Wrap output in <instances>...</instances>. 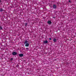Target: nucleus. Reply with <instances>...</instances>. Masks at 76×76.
<instances>
[{
  "label": "nucleus",
  "mask_w": 76,
  "mask_h": 76,
  "mask_svg": "<svg viewBox=\"0 0 76 76\" xmlns=\"http://www.w3.org/2000/svg\"><path fill=\"white\" fill-rule=\"evenodd\" d=\"M28 42L27 40H26L24 42V44H26L25 45V47H28L29 45V43H28Z\"/></svg>",
  "instance_id": "nucleus-1"
},
{
  "label": "nucleus",
  "mask_w": 76,
  "mask_h": 76,
  "mask_svg": "<svg viewBox=\"0 0 76 76\" xmlns=\"http://www.w3.org/2000/svg\"><path fill=\"white\" fill-rule=\"evenodd\" d=\"M12 54L13 56H16L17 54V53L15 52H12Z\"/></svg>",
  "instance_id": "nucleus-2"
},
{
  "label": "nucleus",
  "mask_w": 76,
  "mask_h": 76,
  "mask_svg": "<svg viewBox=\"0 0 76 76\" xmlns=\"http://www.w3.org/2000/svg\"><path fill=\"white\" fill-rule=\"evenodd\" d=\"M19 56L20 57H23V54H19Z\"/></svg>",
  "instance_id": "nucleus-3"
},
{
  "label": "nucleus",
  "mask_w": 76,
  "mask_h": 76,
  "mask_svg": "<svg viewBox=\"0 0 76 76\" xmlns=\"http://www.w3.org/2000/svg\"><path fill=\"white\" fill-rule=\"evenodd\" d=\"M53 9H56V5H53Z\"/></svg>",
  "instance_id": "nucleus-4"
},
{
  "label": "nucleus",
  "mask_w": 76,
  "mask_h": 76,
  "mask_svg": "<svg viewBox=\"0 0 76 76\" xmlns=\"http://www.w3.org/2000/svg\"><path fill=\"white\" fill-rule=\"evenodd\" d=\"M48 43V41L47 40H46L44 41V43H45V44H47Z\"/></svg>",
  "instance_id": "nucleus-5"
},
{
  "label": "nucleus",
  "mask_w": 76,
  "mask_h": 76,
  "mask_svg": "<svg viewBox=\"0 0 76 76\" xmlns=\"http://www.w3.org/2000/svg\"><path fill=\"white\" fill-rule=\"evenodd\" d=\"M48 23H49V24H51V22L50 21H48Z\"/></svg>",
  "instance_id": "nucleus-6"
},
{
  "label": "nucleus",
  "mask_w": 76,
  "mask_h": 76,
  "mask_svg": "<svg viewBox=\"0 0 76 76\" xmlns=\"http://www.w3.org/2000/svg\"><path fill=\"white\" fill-rule=\"evenodd\" d=\"M53 41L54 42H56V38H54L53 39Z\"/></svg>",
  "instance_id": "nucleus-7"
},
{
  "label": "nucleus",
  "mask_w": 76,
  "mask_h": 76,
  "mask_svg": "<svg viewBox=\"0 0 76 76\" xmlns=\"http://www.w3.org/2000/svg\"><path fill=\"white\" fill-rule=\"evenodd\" d=\"M3 9L2 8H1L0 9V12H3Z\"/></svg>",
  "instance_id": "nucleus-8"
},
{
  "label": "nucleus",
  "mask_w": 76,
  "mask_h": 76,
  "mask_svg": "<svg viewBox=\"0 0 76 76\" xmlns=\"http://www.w3.org/2000/svg\"><path fill=\"white\" fill-rule=\"evenodd\" d=\"M3 28L1 26H0V30H2Z\"/></svg>",
  "instance_id": "nucleus-9"
},
{
  "label": "nucleus",
  "mask_w": 76,
  "mask_h": 76,
  "mask_svg": "<svg viewBox=\"0 0 76 76\" xmlns=\"http://www.w3.org/2000/svg\"><path fill=\"white\" fill-rule=\"evenodd\" d=\"M26 50H29V48H26Z\"/></svg>",
  "instance_id": "nucleus-10"
},
{
  "label": "nucleus",
  "mask_w": 76,
  "mask_h": 76,
  "mask_svg": "<svg viewBox=\"0 0 76 76\" xmlns=\"http://www.w3.org/2000/svg\"><path fill=\"white\" fill-rule=\"evenodd\" d=\"M13 60V58H11V60Z\"/></svg>",
  "instance_id": "nucleus-11"
},
{
  "label": "nucleus",
  "mask_w": 76,
  "mask_h": 76,
  "mask_svg": "<svg viewBox=\"0 0 76 76\" xmlns=\"http://www.w3.org/2000/svg\"><path fill=\"white\" fill-rule=\"evenodd\" d=\"M49 39L50 40H51V38H50Z\"/></svg>",
  "instance_id": "nucleus-12"
},
{
  "label": "nucleus",
  "mask_w": 76,
  "mask_h": 76,
  "mask_svg": "<svg viewBox=\"0 0 76 76\" xmlns=\"http://www.w3.org/2000/svg\"><path fill=\"white\" fill-rule=\"evenodd\" d=\"M69 3H70V2H71L69 0Z\"/></svg>",
  "instance_id": "nucleus-13"
},
{
  "label": "nucleus",
  "mask_w": 76,
  "mask_h": 76,
  "mask_svg": "<svg viewBox=\"0 0 76 76\" xmlns=\"http://www.w3.org/2000/svg\"><path fill=\"white\" fill-rule=\"evenodd\" d=\"M26 25H27V23H26Z\"/></svg>",
  "instance_id": "nucleus-14"
},
{
  "label": "nucleus",
  "mask_w": 76,
  "mask_h": 76,
  "mask_svg": "<svg viewBox=\"0 0 76 76\" xmlns=\"http://www.w3.org/2000/svg\"><path fill=\"white\" fill-rule=\"evenodd\" d=\"M1 1H0V3H1Z\"/></svg>",
  "instance_id": "nucleus-15"
},
{
  "label": "nucleus",
  "mask_w": 76,
  "mask_h": 76,
  "mask_svg": "<svg viewBox=\"0 0 76 76\" xmlns=\"http://www.w3.org/2000/svg\"><path fill=\"white\" fill-rule=\"evenodd\" d=\"M53 18H54V17H53Z\"/></svg>",
  "instance_id": "nucleus-16"
}]
</instances>
